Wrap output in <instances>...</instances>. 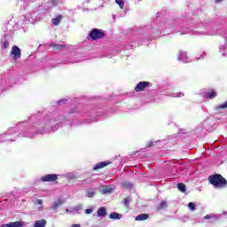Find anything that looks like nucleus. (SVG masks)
I'll return each instance as SVG.
<instances>
[{"instance_id": "16", "label": "nucleus", "mask_w": 227, "mask_h": 227, "mask_svg": "<svg viewBox=\"0 0 227 227\" xmlns=\"http://www.w3.org/2000/svg\"><path fill=\"white\" fill-rule=\"evenodd\" d=\"M177 189L181 192H185V191H187V187L185 186V184H184V183L177 184Z\"/></svg>"}, {"instance_id": "10", "label": "nucleus", "mask_w": 227, "mask_h": 227, "mask_svg": "<svg viewBox=\"0 0 227 227\" xmlns=\"http://www.w3.org/2000/svg\"><path fill=\"white\" fill-rule=\"evenodd\" d=\"M97 214L98 217H106L107 215V210L105 207H101L98 208Z\"/></svg>"}, {"instance_id": "31", "label": "nucleus", "mask_w": 227, "mask_h": 227, "mask_svg": "<svg viewBox=\"0 0 227 227\" xmlns=\"http://www.w3.org/2000/svg\"><path fill=\"white\" fill-rule=\"evenodd\" d=\"M71 227H81V224H79V223H74V224L71 225Z\"/></svg>"}, {"instance_id": "9", "label": "nucleus", "mask_w": 227, "mask_h": 227, "mask_svg": "<svg viewBox=\"0 0 227 227\" xmlns=\"http://www.w3.org/2000/svg\"><path fill=\"white\" fill-rule=\"evenodd\" d=\"M68 178L69 180H73L74 182H86V179H81V176H77L75 174H69Z\"/></svg>"}, {"instance_id": "30", "label": "nucleus", "mask_w": 227, "mask_h": 227, "mask_svg": "<svg viewBox=\"0 0 227 227\" xmlns=\"http://www.w3.org/2000/svg\"><path fill=\"white\" fill-rule=\"evenodd\" d=\"M91 212H93L92 209H86L85 210V214H91Z\"/></svg>"}, {"instance_id": "29", "label": "nucleus", "mask_w": 227, "mask_h": 227, "mask_svg": "<svg viewBox=\"0 0 227 227\" xmlns=\"http://www.w3.org/2000/svg\"><path fill=\"white\" fill-rule=\"evenodd\" d=\"M8 45H10V43L8 42H4V48L7 49Z\"/></svg>"}, {"instance_id": "6", "label": "nucleus", "mask_w": 227, "mask_h": 227, "mask_svg": "<svg viewBox=\"0 0 227 227\" xmlns=\"http://www.w3.org/2000/svg\"><path fill=\"white\" fill-rule=\"evenodd\" d=\"M110 164H112L111 161L98 162L93 167V171H98V169H104V168H106V166H109Z\"/></svg>"}, {"instance_id": "19", "label": "nucleus", "mask_w": 227, "mask_h": 227, "mask_svg": "<svg viewBox=\"0 0 227 227\" xmlns=\"http://www.w3.org/2000/svg\"><path fill=\"white\" fill-rule=\"evenodd\" d=\"M220 109H227V101H225L223 105L216 106L215 107V111H220Z\"/></svg>"}, {"instance_id": "2", "label": "nucleus", "mask_w": 227, "mask_h": 227, "mask_svg": "<svg viewBox=\"0 0 227 227\" xmlns=\"http://www.w3.org/2000/svg\"><path fill=\"white\" fill-rule=\"evenodd\" d=\"M89 36L93 41L102 40V38L106 37V32L102 29L93 28L90 30Z\"/></svg>"}, {"instance_id": "13", "label": "nucleus", "mask_w": 227, "mask_h": 227, "mask_svg": "<svg viewBox=\"0 0 227 227\" xmlns=\"http://www.w3.org/2000/svg\"><path fill=\"white\" fill-rule=\"evenodd\" d=\"M62 19H63L62 15H58L56 18H53L51 20L53 26H59V23L61 22Z\"/></svg>"}, {"instance_id": "18", "label": "nucleus", "mask_w": 227, "mask_h": 227, "mask_svg": "<svg viewBox=\"0 0 227 227\" xmlns=\"http://www.w3.org/2000/svg\"><path fill=\"white\" fill-rule=\"evenodd\" d=\"M63 203H65V200H63L61 199L58 200L56 202H54L53 208H58V207H61V205H63Z\"/></svg>"}, {"instance_id": "7", "label": "nucleus", "mask_w": 227, "mask_h": 227, "mask_svg": "<svg viewBox=\"0 0 227 227\" xmlns=\"http://www.w3.org/2000/svg\"><path fill=\"white\" fill-rule=\"evenodd\" d=\"M0 227H24L23 222H11L9 223H4Z\"/></svg>"}, {"instance_id": "12", "label": "nucleus", "mask_w": 227, "mask_h": 227, "mask_svg": "<svg viewBox=\"0 0 227 227\" xmlns=\"http://www.w3.org/2000/svg\"><path fill=\"white\" fill-rule=\"evenodd\" d=\"M50 47H51V49H53V51H60V49H67V46L61 44H58L56 43H52L50 44Z\"/></svg>"}, {"instance_id": "32", "label": "nucleus", "mask_w": 227, "mask_h": 227, "mask_svg": "<svg viewBox=\"0 0 227 227\" xmlns=\"http://www.w3.org/2000/svg\"><path fill=\"white\" fill-rule=\"evenodd\" d=\"M38 210H43V206L39 207Z\"/></svg>"}, {"instance_id": "15", "label": "nucleus", "mask_w": 227, "mask_h": 227, "mask_svg": "<svg viewBox=\"0 0 227 227\" xmlns=\"http://www.w3.org/2000/svg\"><path fill=\"white\" fill-rule=\"evenodd\" d=\"M150 215L148 214H141L136 216V221H146Z\"/></svg>"}, {"instance_id": "14", "label": "nucleus", "mask_w": 227, "mask_h": 227, "mask_svg": "<svg viewBox=\"0 0 227 227\" xmlns=\"http://www.w3.org/2000/svg\"><path fill=\"white\" fill-rule=\"evenodd\" d=\"M121 217H123V215L116 213V212H113L109 215L110 219H114V220L121 219Z\"/></svg>"}, {"instance_id": "3", "label": "nucleus", "mask_w": 227, "mask_h": 227, "mask_svg": "<svg viewBox=\"0 0 227 227\" xmlns=\"http://www.w3.org/2000/svg\"><path fill=\"white\" fill-rule=\"evenodd\" d=\"M11 56H13V60L17 61V59H20V57L22 56V51H20V48L19 46H12L11 50Z\"/></svg>"}, {"instance_id": "33", "label": "nucleus", "mask_w": 227, "mask_h": 227, "mask_svg": "<svg viewBox=\"0 0 227 227\" xmlns=\"http://www.w3.org/2000/svg\"><path fill=\"white\" fill-rule=\"evenodd\" d=\"M223 0H215V3H221Z\"/></svg>"}, {"instance_id": "11", "label": "nucleus", "mask_w": 227, "mask_h": 227, "mask_svg": "<svg viewBox=\"0 0 227 227\" xmlns=\"http://www.w3.org/2000/svg\"><path fill=\"white\" fill-rule=\"evenodd\" d=\"M47 226V220L42 219V220H37L34 223V227H45Z\"/></svg>"}, {"instance_id": "17", "label": "nucleus", "mask_w": 227, "mask_h": 227, "mask_svg": "<svg viewBox=\"0 0 227 227\" xmlns=\"http://www.w3.org/2000/svg\"><path fill=\"white\" fill-rule=\"evenodd\" d=\"M158 210H162L164 208H168V202H166V200H162L159 206H158Z\"/></svg>"}, {"instance_id": "1", "label": "nucleus", "mask_w": 227, "mask_h": 227, "mask_svg": "<svg viewBox=\"0 0 227 227\" xmlns=\"http://www.w3.org/2000/svg\"><path fill=\"white\" fill-rule=\"evenodd\" d=\"M208 182L214 187L223 188L226 187L227 180L221 174H215L208 176Z\"/></svg>"}, {"instance_id": "4", "label": "nucleus", "mask_w": 227, "mask_h": 227, "mask_svg": "<svg viewBox=\"0 0 227 227\" xmlns=\"http://www.w3.org/2000/svg\"><path fill=\"white\" fill-rule=\"evenodd\" d=\"M148 86H150L149 82H140L137 84L134 90L137 91V93H138L139 91H145Z\"/></svg>"}, {"instance_id": "23", "label": "nucleus", "mask_w": 227, "mask_h": 227, "mask_svg": "<svg viewBox=\"0 0 227 227\" xmlns=\"http://www.w3.org/2000/svg\"><path fill=\"white\" fill-rule=\"evenodd\" d=\"M130 201H131V199L129 197L124 199L123 203H124V206L126 207V208H129V203H130Z\"/></svg>"}, {"instance_id": "26", "label": "nucleus", "mask_w": 227, "mask_h": 227, "mask_svg": "<svg viewBox=\"0 0 227 227\" xmlns=\"http://www.w3.org/2000/svg\"><path fill=\"white\" fill-rule=\"evenodd\" d=\"M35 205H43V200L37 199L35 200Z\"/></svg>"}, {"instance_id": "27", "label": "nucleus", "mask_w": 227, "mask_h": 227, "mask_svg": "<svg viewBox=\"0 0 227 227\" xmlns=\"http://www.w3.org/2000/svg\"><path fill=\"white\" fill-rule=\"evenodd\" d=\"M95 196V192H87V198H93Z\"/></svg>"}, {"instance_id": "20", "label": "nucleus", "mask_w": 227, "mask_h": 227, "mask_svg": "<svg viewBox=\"0 0 227 227\" xmlns=\"http://www.w3.org/2000/svg\"><path fill=\"white\" fill-rule=\"evenodd\" d=\"M109 192H113V188L106 186L102 189V194H109Z\"/></svg>"}, {"instance_id": "5", "label": "nucleus", "mask_w": 227, "mask_h": 227, "mask_svg": "<svg viewBox=\"0 0 227 227\" xmlns=\"http://www.w3.org/2000/svg\"><path fill=\"white\" fill-rule=\"evenodd\" d=\"M42 182H56L58 180V175L48 174L41 177Z\"/></svg>"}, {"instance_id": "21", "label": "nucleus", "mask_w": 227, "mask_h": 227, "mask_svg": "<svg viewBox=\"0 0 227 227\" xmlns=\"http://www.w3.org/2000/svg\"><path fill=\"white\" fill-rule=\"evenodd\" d=\"M115 3L119 5V8H121V10H123V8L125 7V2H123V0H115Z\"/></svg>"}, {"instance_id": "25", "label": "nucleus", "mask_w": 227, "mask_h": 227, "mask_svg": "<svg viewBox=\"0 0 227 227\" xmlns=\"http://www.w3.org/2000/svg\"><path fill=\"white\" fill-rule=\"evenodd\" d=\"M188 207H189L190 210H192V211L196 210V206L192 202H190L188 204Z\"/></svg>"}, {"instance_id": "28", "label": "nucleus", "mask_w": 227, "mask_h": 227, "mask_svg": "<svg viewBox=\"0 0 227 227\" xmlns=\"http://www.w3.org/2000/svg\"><path fill=\"white\" fill-rule=\"evenodd\" d=\"M155 145L153 144V142H150L148 145H147V146H146V148H152V146H154Z\"/></svg>"}, {"instance_id": "22", "label": "nucleus", "mask_w": 227, "mask_h": 227, "mask_svg": "<svg viewBox=\"0 0 227 227\" xmlns=\"http://www.w3.org/2000/svg\"><path fill=\"white\" fill-rule=\"evenodd\" d=\"M207 98H210V100H212V98H215V90H211L210 92H208Z\"/></svg>"}, {"instance_id": "8", "label": "nucleus", "mask_w": 227, "mask_h": 227, "mask_svg": "<svg viewBox=\"0 0 227 227\" xmlns=\"http://www.w3.org/2000/svg\"><path fill=\"white\" fill-rule=\"evenodd\" d=\"M204 219L208 220L210 219V223H215L219 221V216L217 215L210 214L204 216Z\"/></svg>"}, {"instance_id": "24", "label": "nucleus", "mask_w": 227, "mask_h": 227, "mask_svg": "<svg viewBox=\"0 0 227 227\" xmlns=\"http://www.w3.org/2000/svg\"><path fill=\"white\" fill-rule=\"evenodd\" d=\"M187 59V53L181 51L179 59Z\"/></svg>"}]
</instances>
